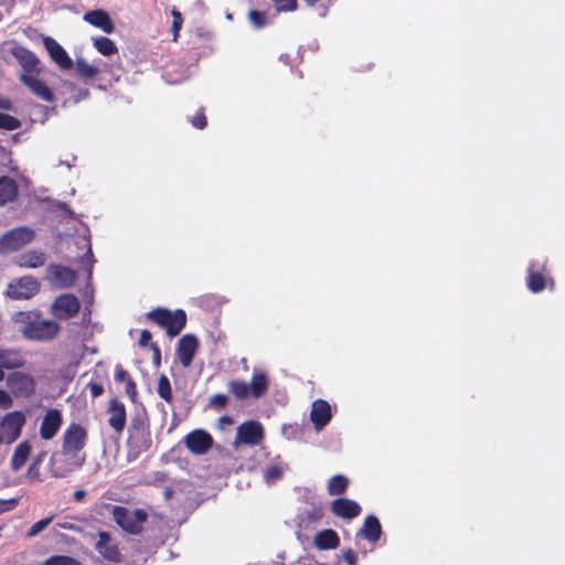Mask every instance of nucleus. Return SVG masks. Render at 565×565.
<instances>
[{
  "label": "nucleus",
  "instance_id": "nucleus-15",
  "mask_svg": "<svg viewBox=\"0 0 565 565\" xmlns=\"http://www.w3.org/2000/svg\"><path fill=\"white\" fill-rule=\"evenodd\" d=\"M63 424L62 412L57 408H50L44 414L40 425V436L44 440L53 439Z\"/></svg>",
  "mask_w": 565,
  "mask_h": 565
},
{
  "label": "nucleus",
  "instance_id": "nucleus-55",
  "mask_svg": "<svg viewBox=\"0 0 565 565\" xmlns=\"http://www.w3.org/2000/svg\"><path fill=\"white\" fill-rule=\"evenodd\" d=\"M56 525L63 530L75 531V532L81 531V529L77 525H75L74 523H71V522H66V521L58 522V523H56Z\"/></svg>",
  "mask_w": 565,
  "mask_h": 565
},
{
  "label": "nucleus",
  "instance_id": "nucleus-52",
  "mask_svg": "<svg viewBox=\"0 0 565 565\" xmlns=\"http://www.w3.org/2000/svg\"><path fill=\"white\" fill-rule=\"evenodd\" d=\"M12 398L10 394L3 390H0V407L8 409L12 406Z\"/></svg>",
  "mask_w": 565,
  "mask_h": 565
},
{
  "label": "nucleus",
  "instance_id": "nucleus-22",
  "mask_svg": "<svg viewBox=\"0 0 565 565\" xmlns=\"http://www.w3.org/2000/svg\"><path fill=\"white\" fill-rule=\"evenodd\" d=\"M46 270L47 278L57 287H71L76 280V273L68 267L51 264Z\"/></svg>",
  "mask_w": 565,
  "mask_h": 565
},
{
  "label": "nucleus",
  "instance_id": "nucleus-16",
  "mask_svg": "<svg viewBox=\"0 0 565 565\" xmlns=\"http://www.w3.org/2000/svg\"><path fill=\"white\" fill-rule=\"evenodd\" d=\"M198 349L199 340L194 334H184L179 340L175 352L181 365L184 369L189 367L192 364Z\"/></svg>",
  "mask_w": 565,
  "mask_h": 565
},
{
  "label": "nucleus",
  "instance_id": "nucleus-42",
  "mask_svg": "<svg viewBox=\"0 0 565 565\" xmlns=\"http://www.w3.org/2000/svg\"><path fill=\"white\" fill-rule=\"evenodd\" d=\"M53 521V516H49L35 522L28 531V536L33 537L41 533Z\"/></svg>",
  "mask_w": 565,
  "mask_h": 565
},
{
  "label": "nucleus",
  "instance_id": "nucleus-59",
  "mask_svg": "<svg viewBox=\"0 0 565 565\" xmlns=\"http://www.w3.org/2000/svg\"><path fill=\"white\" fill-rule=\"evenodd\" d=\"M11 102L9 99H0V108L4 110L11 109Z\"/></svg>",
  "mask_w": 565,
  "mask_h": 565
},
{
  "label": "nucleus",
  "instance_id": "nucleus-40",
  "mask_svg": "<svg viewBox=\"0 0 565 565\" xmlns=\"http://www.w3.org/2000/svg\"><path fill=\"white\" fill-rule=\"evenodd\" d=\"M248 19L257 29L264 28L268 23L266 13L258 10H250L248 12Z\"/></svg>",
  "mask_w": 565,
  "mask_h": 565
},
{
  "label": "nucleus",
  "instance_id": "nucleus-28",
  "mask_svg": "<svg viewBox=\"0 0 565 565\" xmlns=\"http://www.w3.org/2000/svg\"><path fill=\"white\" fill-rule=\"evenodd\" d=\"M32 451L31 444L25 440L20 443L15 448L11 457V469L19 471L28 461V458Z\"/></svg>",
  "mask_w": 565,
  "mask_h": 565
},
{
  "label": "nucleus",
  "instance_id": "nucleus-11",
  "mask_svg": "<svg viewBox=\"0 0 565 565\" xmlns=\"http://www.w3.org/2000/svg\"><path fill=\"white\" fill-rule=\"evenodd\" d=\"M35 232L28 226H20L8 231L1 238V243L11 250H18L31 243Z\"/></svg>",
  "mask_w": 565,
  "mask_h": 565
},
{
  "label": "nucleus",
  "instance_id": "nucleus-23",
  "mask_svg": "<svg viewBox=\"0 0 565 565\" xmlns=\"http://www.w3.org/2000/svg\"><path fill=\"white\" fill-rule=\"evenodd\" d=\"M11 55L19 62L24 74H30L35 71L39 60L35 54L26 47L15 44L10 50Z\"/></svg>",
  "mask_w": 565,
  "mask_h": 565
},
{
  "label": "nucleus",
  "instance_id": "nucleus-56",
  "mask_svg": "<svg viewBox=\"0 0 565 565\" xmlns=\"http://www.w3.org/2000/svg\"><path fill=\"white\" fill-rule=\"evenodd\" d=\"M322 515H323V511L321 508L312 509V511L309 513V518L313 519V520L320 519V518H322Z\"/></svg>",
  "mask_w": 565,
  "mask_h": 565
},
{
  "label": "nucleus",
  "instance_id": "nucleus-13",
  "mask_svg": "<svg viewBox=\"0 0 565 565\" xmlns=\"http://www.w3.org/2000/svg\"><path fill=\"white\" fill-rule=\"evenodd\" d=\"M25 424V416L22 412L14 411L8 413L1 420V429L8 443L15 441Z\"/></svg>",
  "mask_w": 565,
  "mask_h": 565
},
{
  "label": "nucleus",
  "instance_id": "nucleus-51",
  "mask_svg": "<svg viewBox=\"0 0 565 565\" xmlns=\"http://www.w3.org/2000/svg\"><path fill=\"white\" fill-rule=\"evenodd\" d=\"M151 339H152V334L149 330H142L141 333H140V338H139V345L141 348H148L150 347L151 348Z\"/></svg>",
  "mask_w": 565,
  "mask_h": 565
},
{
  "label": "nucleus",
  "instance_id": "nucleus-53",
  "mask_svg": "<svg viewBox=\"0 0 565 565\" xmlns=\"http://www.w3.org/2000/svg\"><path fill=\"white\" fill-rule=\"evenodd\" d=\"M343 559L348 565H356L358 564V556L355 552L351 548L343 551Z\"/></svg>",
  "mask_w": 565,
  "mask_h": 565
},
{
  "label": "nucleus",
  "instance_id": "nucleus-49",
  "mask_svg": "<svg viewBox=\"0 0 565 565\" xmlns=\"http://www.w3.org/2000/svg\"><path fill=\"white\" fill-rule=\"evenodd\" d=\"M114 379L116 382H128L129 380H132L128 371H126L121 365H117L115 369V375Z\"/></svg>",
  "mask_w": 565,
  "mask_h": 565
},
{
  "label": "nucleus",
  "instance_id": "nucleus-37",
  "mask_svg": "<svg viewBox=\"0 0 565 565\" xmlns=\"http://www.w3.org/2000/svg\"><path fill=\"white\" fill-rule=\"evenodd\" d=\"M284 476V469L279 465H270L267 466L263 471L264 480L267 483H271L278 481Z\"/></svg>",
  "mask_w": 565,
  "mask_h": 565
},
{
  "label": "nucleus",
  "instance_id": "nucleus-33",
  "mask_svg": "<svg viewBox=\"0 0 565 565\" xmlns=\"http://www.w3.org/2000/svg\"><path fill=\"white\" fill-rule=\"evenodd\" d=\"M94 46L104 56H110L118 52L115 42L106 36H98L94 39Z\"/></svg>",
  "mask_w": 565,
  "mask_h": 565
},
{
  "label": "nucleus",
  "instance_id": "nucleus-21",
  "mask_svg": "<svg viewBox=\"0 0 565 565\" xmlns=\"http://www.w3.org/2000/svg\"><path fill=\"white\" fill-rule=\"evenodd\" d=\"M20 81L40 99L53 103L55 100V96L53 90L45 84L44 81L30 75V74H21Z\"/></svg>",
  "mask_w": 565,
  "mask_h": 565
},
{
  "label": "nucleus",
  "instance_id": "nucleus-17",
  "mask_svg": "<svg viewBox=\"0 0 565 565\" xmlns=\"http://www.w3.org/2000/svg\"><path fill=\"white\" fill-rule=\"evenodd\" d=\"M106 412L109 415V426L115 430V433L121 434L126 427L127 422L125 404L121 403L118 398L114 397L109 401Z\"/></svg>",
  "mask_w": 565,
  "mask_h": 565
},
{
  "label": "nucleus",
  "instance_id": "nucleus-5",
  "mask_svg": "<svg viewBox=\"0 0 565 565\" xmlns=\"http://www.w3.org/2000/svg\"><path fill=\"white\" fill-rule=\"evenodd\" d=\"M127 438V459L136 460L142 452L150 449L152 445L149 426L143 420L134 418L129 427Z\"/></svg>",
  "mask_w": 565,
  "mask_h": 565
},
{
  "label": "nucleus",
  "instance_id": "nucleus-27",
  "mask_svg": "<svg viewBox=\"0 0 565 565\" xmlns=\"http://www.w3.org/2000/svg\"><path fill=\"white\" fill-rule=\"evenodd\" d=\"M24 360L19 351L13 349H0V367L6 370L20 369Z\"/></svg>",
  "mask_w": 565,
  "mask_h": 565
},
{
  "label": "nucleus",
  "instance_id": "nucleus-9",
  "mask_svg": "<svg viewBox=\"0 0 565 565\" xmlns=\"http://www.w3.org/2000/svg\"><path fill=\"white\" fill-rule=\"evenodd\" d=\"M7 386L15 397H29L35 392L33 377L23 372H12L7 377Z\"/></svg>",
  "mask_w": 565,
  "mask_h": 565
},
{
  "label": "nucleus",
  "instance_id": "nucleus-54",
  "mask_svg": "<svg viewBox=\"0 0 565 565\" xmlns=\"http://www.w3.org/2000/svg\"><path fill=\"white\" fill-rule=\"evenodd\" d=\"M40 466L35 465L34 462L31 463V466L28 469L26 476L31 479H38L40 476Z\"/></svg>",
  "mask_w": 565,
  "mask_h": 565
},
{
  "label": "nucleus",
  "instance_id": "nucleus-48",
  "mask_svg": "<svg viewBox=\"0 0 565 565\" xmlns=\"http://www.w3.org/2000/svg\"><path fill=\"white\" fill-rule=\"evenodd\" d=\"M125 384H126L125 385L126 394L129 396L130 401L135 403L137 399V395H138L136 382L132 379V380H129L128 382H126Z\"/></svg>",
  "mask_w": 565,
  "mask_h": 565
},
{
  "label": "nucleus",
  "instance_id": "nucleus-32",
  "mask_svg": "<svg viewBox=\"0 0 565 565\" xmlns=\"http://www.w3.org/2000/svg\"><path fill=\"white\" fill-rule=\"evenodd\" d=\"M350 480L344 475H335L330 478L327 490L330 495H342L347 492Z\"/></svg>",
  "mask_w": 565,
  "mask_h": 565
},
{
  "label": "nucleus",
  "instance_id": "nucleus-31",
  "mask_svg": "<svg viewBox=\"0 0 565 565\" xmlns=\"http://www.w3.org/2000/svg\"><path fill=\"white\" fill-rule=\"evenodd\" d=\"M248 386L250 395L254 398L262 397L267 393L269 387V381L267 375L263 372H254L250 380V384Z\"/></svg>",
  "mask_w": 565,
  "mask_h": 565
},
{
  "label": "nucleus",
  "instance_id": "nucleus-41",
  "mask_svg": "<svg viewBox=\"0 0 565 565\" xmlns=\"http://www.w3.org/2000/svg\"><path fill=\"white\" fill-rule=\"evenodd\" d=\"M277 12H291L298 8L297 0H273Z\"/></svg>",
  "mask_w": 565,
  "mask_h": 565
},
{
  "label": "nucleus",
  "instance_id": "nucleus-7",
  "mask_svg": "<svg viewBox=\"0 0 565 565\" xmlns=\"http://www.w3.org/2000/svg\"><path fill=\"white\" fill-rule=\"evenodd\" d=\"M79 308L81 302L75 295L63 294L52 302L51 313L58 320H68L78 313Z\"/></svg>",
  "mask_w": 565,
  "mask_h": 565
},
{
  "label": "nucleus",
  "instance_id": "nucleus-29",
  "mask_svg": "<svg viewBox=\"0 0 565 565\" xmlns=\"http://www.w3.org/2000/svg\"><path fill=\"white\" fill-rule=\"evenodd\" d=\"M46 262V256L40 250H28L20 255L18 265L23 268H39Z\"/></svg>",
  "mask_w": 565,
  "mask_h": 565
},
{
  "label": "nucleus",
  "instance_id": "nucleus-26",
  "mask_svg": "<svg viewBox=\"0 0 565 565\" xmlns=\"http://www.w3.org/2000/svg\"><path fill=\"white\" fill-rule=\"evenodd\" d=\"M315 545L319 550H334L340 545V539L334 530L326 529L316 534Z\"/></svg>",
  "mask_w": 565,
  "mask_h": 565
},
{
  "label": "nucleus",
  "instance_id": "nucleus-62",
  "mask_svg": "<svg viewBox=\"0 0 565 565\" xmlns=\"http://www.w3.org/2000/svg\"><path fill=\"white\" fill-rule=\"evenodd\" d=\"M222 420H223L224 423H232V419H231L228 416H224V417H222Z\"/></svg>",
  "mask_w": 565,
  "mask_h": 565
},
{
  "label": "nucleus",
  "instance_id": "nucleus-58",
  "mask_svg": "<svg viewBox=\"0 0 565 565\" xmlns=\"http://www.w3.org/2000/svg\"><path fill=\"white\" fill-rule=\"evenodd\" d=\"M45 456H46V451H44V450H43V451L39 452V454L35 456V458L33 459V462H34L35 465L40 466V465L43 462V460H44Z\"/></svg>",
  "mask_w": 565,
  "mask_h": 565
},
{
  "label": "nucleus",
  "instance_id": "nucleus-10",
  "mask_svg": "<svg viewBox=\"0 0 565 565\" xmlns=\"http://www.w3.org/2000/svg\"><path fill=\"white\" fill-rule=\"evenodd\" d=\"M183 443L191 454L205 455L213 446V438L204 429H194L185 435Z\"/></svg>",
  "mask_w": 565,
  "mask_h": 565
},
{
  "label": "nucleus",
  "instance_id": "nucleus-19",
  "mask_svg": "<svg viewBox=\"0 0 565 565\" xmlns=\"http://www.w3.org/2000/svg\"><path fill=\"white\" fill-rule=\"evenodd\" d=\"M332 514L338 518L352 520L362 512L361 505L348 498H337L330 504Z\"/></svg>",
  "mask_w": 565,
  "mask_h": 565
},
{
  "label": "nucleus",
  "instance_id": "nucleus-6",
  "mask_svg": "<svg viewBox=\"0 0 565 565\" xmlns=\"http://www.w3.org/2000/svg\"><path fill=\"white\" fill-rule=\"evenodd\" d=\"M526 287L533 294L542 292L546 288L554 289L555 280L547 269V260H544L542 264L536 262L529 264Z\"/></svg>",
  "mask_w": 565,
  "mask_h": 565
},
{
  "label": "nucleus",
  "instance_id": "nucleus-50",
  "mask_svg": "<svg viewBox=\"0 0 565 565\" xmlns=\"http://www.w3.org/2000/svg\"><path fill=\"white\" fill-rule=\"evenodd\" d=\"M87 387L89 388L93 398L99 397L104 393V386L97 382L90 381L87 384Z\"/></svg>",
  "mask_w": 565,
  "mask_h": 565
},
{
  "label": "nucleus",
  "instance_id": "nucleus-14",
  "mask_svg": "<svg viewBox=\"0 0 565 565\" xmlns=\"http://www.w3.org/2000/svg\"><path fill=\"white\" fill-rule=\"evenodd\" d=\"M263 439V426L258 422L250 420L238 426L235 444L242 443L245 445L257 446Z\"/></svg>",
  "mask_w": 565,
  "mask_h": 565
},
{
  "label": "nucleus",
  "instance_id": "nucleus-35",
  "mask_svg": "<svg viewBox=\"0 0 565 565\" xmlns=\"http://www.w3.org/2000/svg\"><path fill=\"white\" fill-rule=\"evenodd\" d=\"M158 395L166 401L168 404L173 403V394H172V387L170 384V381L167 375L161 374L158 380V387H157Z\"/></svg>",
  "mask_w": 565,
  "mask_h": 565
},
{
  "label": "nucleus",
  "instance_id": "nucleus-20",
  "mask_svg": "<svg viewBox=\"0 0 565 565\" xmlns=\"http://www.w3.org/2000/svg\"><path fill=\"white\" fill-rule=\"evenodd\" d=\"M332 413L330 404L324 399H316L312 403L310 420L317 431L322 430L331 420Z\"/></svg>",
  "mask_w": 565,
  "mask_h": 565
},
{
  "label": "nucleus",
  "instance_id": "nucleus-63",
  "mask_svg": "<svg viewBox=\"0 0 565 565\" xmlns=\"http://www.w3.org/2000/svg\"><path fill=\"white\" fill-rule=\"evenodd\" d=\"M4 380V372L3 369L0 367V381Z\"/></svg>",
  "mask_w": 565,
  "mask_h": 565
},
{
  "label": "nucleus",
  "instance_id": "nucleus-1",
  "mask_svg": "<svg viewBox=\"0 0 565 565\" xmlns=\"http://www.w3.org/2000/svg\"><path fill=\"white\" fill-rule=\"evenodd\" d=\"M88 439L87 429L78 423H71L63 433L61 454L63 461L50 458V473L54 478H65L74 469L81 468L86 455L83 451Z\"/></svg>",
  "mask_w": 565,
  "mask_h": 565
},
{
  "label": "nucleus",
  "instance_id": "nucleus-25",
  "mask_svg": "<svg viewBox=\"0 0 565 565\" xmlns=\"http://www.w3.org/2000/svg\"><path fill=\"white\" fill-rule=\"evenodd\" d=\"M382 534V526L379 519L374 515H369L364 519L363 526L356 533V537H363L371 543H376Z\"/></svg>",
  "mask_w": 565,
  "mask_h": 565
},
{
  "label": "nucleus",
  "instance_id": "nucleus-39",
  "mask_svg": "<svg viewBox=\"0 0 565 565\" xmlns=\"http://www.w3.org/2000/svg\"><path fill=\"white\" fill-rule=\"evenodd\" d=\"M21 127V121L9 115V114H4V113H0V129H4V130H15L18 128Z\"/></svg>",
  "mask_w": 565,
  "mask_h": 565
},
{
  "label": "nucleus",
  "instance_id": "nucleus-64",
  "mask_svg": "<svg viewBox=\"0 0 565 565\" xmlns=\"http://www.w3.org/2000/svg\"><path fill=\"white\" fill-rule=\"evenodd\" d=\"M171 494H172V491H171V490L166 491V497H167V498H170V497H171Z\"/></svg>",
  "mask_w": 565,
  "mask_h": 565
},
{
  "label": "nucleus",
  "instance_id": "nucleus-24",
  "mask_svg": "<svg viewBox=\"0 0 565 565\" xmlns=\"http://www.w3.org/2000/svg\"><path fill=\"white\" fill-rule=\"evenodd\" d=\"M84 21L100 29L105 33H113L115 25L109 14L104 10H92L84 14Z\"/></svg>",
  "mask_w": 565,
  "mask_h": 565
},
{
  "label": "nucleus",
  "instance_id": "nucleus-30",
  "mask_svg": "<svg viewBox=\"0 0 565 565\" xmlns=\"http://www.w3.org/2000/svg\"><path fill=\"white\" fill-rule=\"evenodd\" d=\"M18 196V185L9 177H0V206L12 202Z\"/></svg>",
  "mask_w": 565,
  "mask_h": 565
},
{
  "label": "nucleus",
  "instance_id": "nucleus-34",
  "mask_svg": "<svg viewBox=\"0 0 565 565\" xmlns=\"http://www.w3.org/2000/svg\"><path fill=\"white\" fill-rule=\"evenodd\" d=\"M77 74L85 79L95 78L99 74V68L95 65L88 64L83 58H77L75 62Z\"/></svg>",
  "mask_w": 565,
  "mask_h": 565
},
{
  "label": "nucleus",
  "instance_id": "nucleus-46",
  "mask_svg": "<svg viewBox=\"0 0 565 565\" xmlns=\"http://www.w3.org/2000/svg\"><path fill=\"white\" fill-rule=\"evenodd\" d=\"M228 403V398L225 394H215L210 397V406L216 409L224 408Z\"/></svg>",
  "mask_w": 565,
  "mask_h": 565
},
{
  "label": "nucleus",
  "instance_id": "nucleus-57",
  "mask_svg": "<svg viewBox=\"0 0 565 565\" xmlns=\"http://www.w3.org/2000/svg\"><path fill=\"white\" fill-rule=\"evenodd\" d=\"M85 497H86V491H85V490H83V489H78V490H76V491L74 492V499H75V501H77V502L83 501V500L85 499Z\"/></svg>",
  "mask_w": 565,
  "mask_h": 565
},
{
  "label": "nucleus",
  "instance_id": "nucleus-18",
  "mask_svg": "<svg viewBox=\"0 0 565 565\" xmlns=\"http://www.w3.org/2000/svg\"><path fill=\"white\" fill-rule=\"evenodd\" d=\"M43 44L49 52L50 57L62 70H71L73 61L64 47L50 36H43Z\"/></svg>",
  "mask_w": 565,
  "mask_h": 565
},
{
  "label": "nucleus",
  "instance_id": "nucleus-61",
  "mask_svg": "<svg viewBox=\"0 0 565 565\" xmlns=\"http://www.w3.org/2000/svg\"><path fill=\"white\" fill-rule=\"evenodd\" d=\"M151 349L154 351V360L159 364L160 363V349L158 348V345L156 343L151 344Z\"/></svg>",
  "mask_w": 565,
  "mask_h": 565
},
{
  "label": "nucleus",
  "instance_id": "nucleus-4",
  "mask_svg": "<svg viewBox=\"0 0 565 565\" xmlns=\"http://www.w3.org/2000/svg\"><path fill=\"white\" fill-rule=\"evenodd\" d=\"M147 319L164 329L170 338L177 337L186 323V313L183 309L171 311L167 308H156L146 315Z\"/></svg>",
  "mask_w": 565,
  "mask_h": 565
},
{
  "label": "nucleus",
  "instance_id": "nucleus-3",
  "mask_svg": "<svg viewBox=\"0 0 565 565\" xmlns=\"http://www.w3.org/2000/svg\"><path fill=\"white\" fill-rule=\"evenodd\" d=\"M116 524L127 534L140 535L143 524L148 520V513L143 509L128 510L121 505L106 504Z\"/></svg>",
  "mask_w": 565,
  "mask_h": 565
},
{
  "label": "nucleus",
  "instance_id": "nucleus-43",
  "mask_svg": "<svg viewBox=\"0 0 565 565\" xmlns=\"http://www.w3.org/2000/svg\"><path fill=\"white\" fill-rule=\"evenodd\" d=\"M172 26H171V30H172V33H173V41L177 42L178 40V36H179V32L182 28V23H183V17L181 14V12H179L178 10L173 9L172 10Z\"/></svg>",
  "mask_w": 565,
  "mask_h": 565
},
{
  "label": "nucleus",
  "instance_id": "nucleus-60",
  "mask_svg": "<svg viewBox=\"0 0 565 565\" xmlns=\"http://www.w3.org/2000/svg\"><path fill=\"white\" fill-rule=\"evenodd\" d=\"M57 206H58V209H60L61 211H63L64 213H67V214L72 215V211L70 210V207H68V204H67V203H65V202H58Z\"/></svg>",
  "mask_w": 565,
  "mask_h": 565
},
{
  "label": "nucleus",
  "instance_id": "nucleus-12",
  "mask_svg": "<svg viewBox=\"0 0 565 565\" xmlns=\"http://www.w3.org/2000/svg\"><path fill=\"white\" fill-rule=\"evenodd\" d=\"M95 550L106 561L118 563L121 561V553L118 544L114 542L110 533L98 531Z\"/></svg>",
  "mask_w": 565,
  "mask_h": 565
},
{
  "label": "nucleus",
  "instance_id": "nucleus-8",
  "mask_svg": "<svg viewBox=\"0 0 565 565\" xmlns=\"http://www.w3.org/2000/svg\"><path fill=\"white\" fill-rule=\"evenodd\" d=\"M40 291V282L32 276H24L9 284L7 295L11 299H30Z\"/></svg>",
  "mask_w": 565,
  "mask_h": 565
},
{
  "label": "nucleus",
  "instance_id": "nucleus-45",
  "mask_svg": "<svg viewBox=\"0 0 565 565\" xmlns=\"http://www.w3.org/2000/svg\"><path fill=\"white\" fill-rule=\"evenodd\" d=\"M309 7H313L318 3L319 0H303ZM335 0H322V3L318 6L317 11L320 17H326L328 13L329 7L333 6Z\"/></svg>",
  "mask_w": 565,
  "mask_h": 565
},
{
  "label": "nucleus",
  "instance_id": "nucleus-47",
  "mask_svg": "<svg viewBox=\"0 0 565 565\" xmlns=\"http://www.w3.org/2000/svg\"><path fill=\"white\" fill-rule=\"evenodd\" d=\"M19 498L0 499V514L14 510L19 504Z\"/></svg>",
  "mask_w": 565,
  "mask_h": 565
},
{
  "label": "nucleus",
  "instance_id": "nucleus-2",
  "mask_svg": "<svg viewBox=\"0 0 565 565\" xmlns=\"http://www.w3.org/2000/svg\"><path fill=\"white\" fill-rule=\"evenodd\" d=\"M21 334L32 341H50L57 337L61 326L49 319H42L40 311H19L13 316Z\"/></svg>",
  "mask_w": 565,
  "mask_h": 565
},
{
  "label": "nucleus",
  "instance_id": "nucleus-44",
  "mask_svg": "<svg viewBox=\"0 0 565 565\" xmlns=\"http://www.w3.org/2000/svg\"><path fill=\"white\" fill-rule=\"evenodd\" d=\"M191 124L196 129H204L207 126V118L204 113V107H201L196 114L191 118Z\"/></svg>",
  "mask_w": 565,
  "mask_h": 565
},
{
  "label": "nucleus",
  "instance_id": "nucleus-38",
  "mask_svg": "<svg viewBox=\"0 0 565 565\" xmlns=\"http://www.w3.org/2000/svg\"><path fill=\"white\" fill-rule=\"evenodd\" d=\"M44 565H83L78 559L68 555H53L45 559Z\"/></svg>",
  "mask_w": 565,
  "mask_h": 565
},
{
  "label": "nucleus",
  "instance_id": "nucleus-36",
  "mask_svg": "<svg viewBox=\"0 0 565 565\" xmlns=\"http://www.w3.org/2000/svg\"><path fill=\"white\" fill-rule=\"evenodd\" d=\"M230 392L238 399H245L249 396V386L241 380H232L227 384Z\"/></svg>",
  "mask_w": 565,
  "mask_h": 565
}]
</instances>
